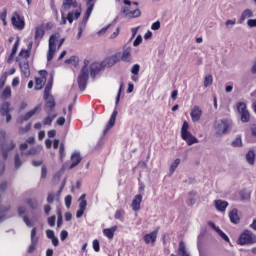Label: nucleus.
<instances>
[{
	"label": "nucleus",
	"mask_w": 256,
	"mask_h": 256,
	"mask_svg": "<svg viewBox=\"0 0 256 256\" xmlns=\"http://www.w3.org/2000/svg\"><path fill=\"white\" fill-rule=\"evenodd\" d=\"M6 137L7 132L5 130H0V153L4 161H7V157H9V151H13V149L17 147L13 140L5 142Z\"/></svg>",
	"instance_id": "obj_1"
},
{
	"label": "nucleus",
	"mask_w": 256,
	"mask_h": 256,
	"mask_svg": "<svg viewBox=\"0 0 256 256\" xmlns=\"http://www.w3.org/2000/svg\"><path fill=\"white\" fill-rule=\"evenodd\" d=\"M89 60H84V65L80 70L77 78V83L80 91H85L87 89V83H89Z\"/></svg>",
	"instance_id": "obj_2"
},
{
	"label": "nucleus",
	"mask_w": 256,
	"mask_h": 256,
	"mask_svg": "<svg viewBox=\"0 0 256 256\" xmlns=\"http://www.w3.org/2000/svg\"><path fill=\"white\" fill-rule=\"evenodd\" d=\"M231 127V122L229 119L224 118L214 123V128L216 130V135H225L227 130Z\"/></svg>",
	"instance_id": "obj_3"
},
{
	"label": "nucleus",
	"mask_w": 256,
	"mask_h": 256,
	"mask_svg": "<svg viewBox=\"0 0 256 256\" xmlns=\"http://www.w3.org/2000/svg\"><path fill=\"white\" fill-rule=\"evenodd\" d=\"M121 61V52L115 53L112 56L106 57L103 61H102V65L104 66V68L106 69V67L111 68V67H115V65H117V63H119Z\"/></svg>",
	"instance_id": "obj_4"
},
{
	"label": "nucleus",
	"mask_w": 256,
	"mask_h": 256,
	"mask_svg": "<svg viewBox=\"0 0 256 256\" xmlns=\"http://www.w3.org/2000/svg\"><path fill=\"white\" fill-rule=\"evenodd\" d=\"M253 243L255 241H253L252 233L249 230H245L237 240L238 245H253Z\"/></svg>",
	"instance_id": "obj_5"
},
{
	"label": "nucleus",
	"mask_w": 256,
	"mask_h": 256,
	"mask_svg": "<svg viewBox=\"0 0 256 256\" xmlns=\"http://www.w3.org/2000/svg\"><path fill=\"white\" fill-rule=\"evenodd\" d=\"M12 25L19 29V31H23L25 29V20L19 13L15 12L11 18Z\"/></svg>",
	"instance_id": "obj_6"
},
{
	"label": "nucleus",
	"mask_w": 256,
	"mask_h": 256,
	"mask_svg": "<svg viewBox=\"0 0 256 256\" xmlns=\"http://www.w3.org/2000/svg\"><path fill=\"white\" fill-rule=\"evenodd\" d=\"M38 111H41V105H37L34 109L27 112L25 115H22L16 119V123L19 125H23L24 121H29L33 115H35Z\"/></svg>",
	"instance_id": "obj_7"
},
{
	"label": "nucleus",
	"mask_w": 256,
	"mask_h": 256,
	"mask_svg": "<svg viewBox=\"0 0 256 256\" xmlns=\"http://www.w3.org/2000/svg\"><path fill=\"white\" fill-rule=\"evenodd\" d=\"M57 39V34H52L49 38V49L47 53V61H53L55 57V41Z\"/></svg>",
	"instance_id": "obj_8"
},
{
	"label": "nucleus",
	"mask_w": 256,
	"mask_h": 256,
	"mask_svg": "<svg viewBox=\"0 0 256 256\" xmlns=\"http://www.w3.org/2000/svg\"><path fill=\"white\" fill-rule=\"evenodd\" d=\"M103 69H105V66H103V62H93L90 65V77L92 79H95L97 75H99V73L103 71Z\"/></svg>",
	"instance_id": "obj_9"
},
{
	"label": "nucleus",
	"mask_w": 256,
	"mask_h": 256,
	"mask_svg": "<svg viewBox=\"0 0 256 256\" xmlns=\"http://www.w3.org/2000/svg\"><path fill=\"white\" fill-rule=\"evenodd\" d=\"M37 236V228H33L31 230V244L28 248V253H34L35 247H37V243H39V238Z\"/></svg>",
	"instance_id": "obj_10"
},
{
	"label": "nucleus",
	"mask_w": 256,
	"mask_h": 256,
	"mask_svg": "<svg viewBox=\"0 0 256 256\" xmlns=\"http://www.w3.org/2000/svg\"><path fill=\"white\" fill-rule=\"evenodd\" d=\"M71 165L69 166V169H75V167H77V165H79V163H81V161H83V157H81V153L80 152H74L71 155Z\"/></svg>",
	"instance_id": "obj_11"
},
{
	"label": "nucleus",
	"mask_w": 256,
	"mask_h": 256,
	"mask_svg": "<svg viewBox=\"0 0 256 256\" xmlns=\"http://www.w3.org/2000/svg\"><path fill=\"white\" fill-rule=\"evenodd\" d=\"M51 89H53V74H51V77L48 80L47 85L45 86L43 96L44 101H48L49 97H52Z\"/></svg>",
	"instance_id": "obj_12"
},
{
	"label": "nucleus",
	"mask_w": 256,
	"mask_h": 256,
	"mask_svg": "<svg viewBox=\"0 0 256 256\" xmlns=\"http://www.w3.org/2000/svg\"><path fill=\"white\" fill-rule=\"evenodd\" d=\"M55 109V98L53 96H49V98L46 100V103L44 105V111L47 112V115L50 113H53V110Z\"/></svg>",
	"instance_id": "obj_13"
},
{
	"label": "nucleus",
	"mask_w": 256,
	"mask_h": 256,
	"mask_svg": "<svg viewBox=\"0 0 256 256\" xmlns=\"http://www.w3.org/2000/svg\"><path fill=\"white\" fill-rule=\"evenodd\" d=\"M117 114H118L117 110H114L110 117L108 124L106 125V128L103 131L104 135H107V132L109 131V129H113V127H115V121L117 120Z\"/></svg>",
	"instance_id": "obj_14"
},
{
	"label": "nucleus",
	"mask_w": 256,
	"mask_h": 256,
	"mask_svg": "<svg viewBox=\"0 0 256 256\" xmlns=\"http://www.w3.org/2000/svg\"><path fill=\"white\" fill-rule=\"evenodd\" d=\"M158 233H159V228H157L156 230L152 231L149 234H146L144 236V241H145L146 245H149V243H155V241H157Z\"/></svg>",
	"instance_id": "obj_15"
},
{
	"label": "nucleus",
	"mask_w": 256,
	"mask_h": 256,
	"mask_svg": "<svg viewBox=\"0 0 256 256\" xmlns=\"http://www.w3.org/2000/svg\"><path fill=\"white\" fill-rule=\"evenodd\" d=\"M229 219L234 225H239V223H241V218H239V210H237V208H234L229 212Z\"/></svg>",
	"instance_id": "obj_16"
},
{
	"label": "nucleus",
	"mask_w": 256,
	"mask_h": 256,
	"mask_svg": "<svg viewBox=\"0 0 256 256\" xmlns=\"http://www.w3.org/2000/svg\"><path fill=\"white\" fill-rule=\"evenodd\" d=\"M120 60L124 61L125 63L131 62V47L124 46L122 54H120Z\"/></svg>",
	"instance_id": "obj_17"
},
{
	"label": "nucleus",
	"mask_w": 256,
	"mask_h": 256,
	"mask_svg": "<svg viewBox=\"0 0 256 256\" xmlns=\"http://www.w3.org/2000/svg\"><path fill=\"white\" fill-rule=\"evenodd\" d=\"M183 141H186L187 145H195V143H199V139L197 137L193 136L191 132H188V134H184V136H181Z\"/></svg>",
	"instance_id": "obj_18"
},
{
	"label": "nucleus",
	"mask_w": 256,
	"mask_h": 256,
	"mask_svg": "<svg viewBox=\"0 0 256 256\" xmlns=\"http://www.w3.org/2000/svg\"><path fill=\"white\" fill-rule=\"evenodd\" d=\"M214 204L217 211H220L221 213H225L227 207H229V202L225 200H215Z\"/></svg>",
	"instance_id": "obj_19"
},
{
	"label": "nucleus",
	"mask_w": 256,
	"mask_h": 256,
	"mask_svg": "<svg viewBox=\"0 0 256 256\" xmlns=\"http://www.w3.org/2000/svg\"><path fill=\"white\" fill-rule=\"evenodd\" d=\"M143 201V196L141 194H138L135 196V198L132 201V211H139L141 209V202Z\"/></svg>",
	"instance_id": "obj_20"
},
{
	"label": "nucleus",
	"mask_w": 256,
	"mask_h": 256,
	"mask_svg": "<svg viewBox=\"0 0 256 256\" xmlns=\"http://www.w3.org/2000/svg\"><path fill=\"white\" fill-rule=\"evenodd\" d=\"M11 111H13V109L11 108V103L10 102L5 101L1 104L0 115L2 117H5V115H7L8 113H11Z\"/></svg>",
	"instance_id": "obj_21"
},
{
	"label": "nucleus",
	"mask_w": 256,
	"mask_h": 256,
	"mask_svg": "<svg viewBox=\"0 0 256 256\" xmlns=\"http://www.w3.org/2000/svg\"><path fill=\"white\" fill-rule=\"evenodd\" d=\"M251 17H254L253 11H251V9H246L242 12V14L238 20V23L240 25H243V23L245 22V19H251Z\"/></svg>",
	"instance_id": "obj_22"
},
{
	"label": "nucleus",
	"mask_w": 256,
	"mask_h": 256,
	"mask_svg": "<svg viewBox=\"0 0 256 256\" xmlns=\"http://www.w3.org/2000/svg\"><path fill=\"white\" fill-rule=\"evenodd\" d=\"M20 71H22L24 77H31V70L29 69V61L19 63Z\"/></svg>",
	"instance_id": "obj_23"
},
{
	"label": "nucleus",
	"mask_w": 256,
	"mask_h": 256,
	"mask_svg": "<svg viewBox=\"0 0 256 256\" xmlns=\"http://www.w3.org/2000/svg\"><path fill=\"white\" fill-rule=\"evenodd\" d=\"M201 109L199 108V106H195L192 111H191V119L194 123H197V121H199V119H201Z\"/></svg>",
	"instance_id": "obj_24"
},
{
	"label": "nucleus",
	"mask_w": 256,
	"mask_h": 256,
	"mask_svg": "<svg viewBox=\"0 0 256 256\" xmlns=\"http://www.w3.org/2000/svg\"><path fill=\"white\" fill-rule=\"evenodd\" d=\"M43 37H45V28L43 27V25L37 26L35 28V35H34L35 41L37 40L41 41Z\"/></svg>",
	"instance_id": "obj_25"
},
{
	"label": "nucleus",
	"mask_w": 256,
	"mask_h": 256,
	"mask_svg": "<svg viewBox=\"0 0 256 256\" xmlns=\"http://www.w3.org/2000/svg\"><path fill=\"white\" fill-rule=\"evenodd\" d=\"M178 255H181V256H191V254H189V252H187V246H185V242L184 241H180L179 242Z\"/></svg>",
	"instance_id": "obj_26"
},
{
	"label": "nucleus",
	"mask_w": 256,
	"mask_h": 256,
	"mask_svg": "<svg viewBox=\"0 0 256 256\" xmlns=\"http://www.w3.org/2000/svg\"><path fill=\"white\" fill-rule=\"evenodd\" d=\"M115 231H117V226H113L112 228H105L103 233L108 239H113L115 236Z\"/></svg>",
	"instance_id": "obj_27"
},
{
	"label": "nucleus",
	"mask_w": 256,
	"mask_h": 256,
	"mask_svg": "<svg viewBox=\"0 0 256 256\" xmlns=\"http://www.w3.org/2000/svg\"><path fill=\"white\" fill-rule=\"evenodd\" d=\"M246 161L249 165H255V151L249 150L246 154Z\"/></svg>",
	"instance_id": "obj_28"
},
{
	"label": "nucleus",
	"mask_w": 256,
	"mask_h": 256,
	"mask_svg": "<svg viewBox=\"0 0 256 256\" xmlns=\"http://www.w3.org/2000/svg\"><path fill=\"white\" fill-rule=\"evenodd\" d=\"M33 49V42H29L28 44V48L25 50V49H22L19 53V56L20 57H23V53H25V59H29V56L31 54V50Z\"/></svg>",
	"instance_id": "obj_29"
},
{
	"label": "nucleus",
	"mask_w": 256,
	"mask_h": 256,
	"mask_svg": "<svg viewBox=\"0 0 256 256\" xmlns=\"http://www.w3.org/2000/svg\"><path fill=\"white\" fill-rule=\"evenodd\" d=\"M65 63L66 65H73L74 67H77V65H79V58L73 55L69 59H66Z\"/></svg>",
	"instance_id": "obj_30"
},
{
	"label": "nucleus",
	"mask_w": 256,
	"mask_h": 256,
	"mask_svg": "<svg viewBox=\"0 0 256 256\" xmlns=\"http://www.w3.org/2000/svg\"><path fill=\"white\" fill-rule=\"evenodd\" d=\"M126 17L128 19H135L137 17H141V10L136 9V10H133V11H129V13H126Z\"/></svg>",
	"instance_id": "obj_31"
},
{
	"label": "nucleus",
	"mask_w": 256,
	"mask_h": 256,
	"mask_svg": "<svg viewBox=\"0 0 256 256\" xmlns=\"http://www.w3.org/2000/svg\"><path fill=\"white\" fill-rule=\"evenodd\" d=\"M181 164V159L177 158L174 160V162H172L171 166H170V175H173V173H175V170L179 167V165Z\"/></svg>",
	"instance_id": "obj_32"
},
{
	"label": "nucleus",
	"mask_w": 256,
	"mask_h": 256,
	"mask_svg": "<svg viewBox=\"0 0 256 256\" xmlns=\"http://www.w3.org/2000/svg\"><path fill=\"white\" fill-rule=\"evenodd\" d=\"M1 98L6 101V99L11 98V86H6L2 92Z\"/></svg>",
	"instance_id": "obj_33"
},
{
	"label": "nucleus",
	"mask_w": 256,
	"mask_h": 256,
	"mask_svg": "<svg viewBox=\"0 0 256 256\" xmlns=\"http://www.w3.org/2000/svg\"><path fill=\"white\" fill-rule=\"evenodd\" d=\"M87 197V194H83L80 198H79V209H82L85 211V209H87V200H85V198Z\"/></svg>",
	"instance_id": "obj_34"
},
{
	"label": "nucleus",
	"mask_w": 256,
	"mask_h": 256,
	"mask_svg": "<svg viewBox=\"0 0 256 256\" xmlns=\"http://www.w3.org/2000/svg\"><path fill=\"white\" fill-rule=\"evenodd\" d=\"M189 133V123L187 121H184L181 128V137H183L184 135H189Z\"/></svg>",
	"instance_id": "obj_35"
},
{
	"label": "nucleus",
	"mask_w": 256,
	"mask_h": 256,
	"mask_svg": "<svg viewBox=\"0 0 256 256\" xmlns=\"http://www.w3.org/2000/svg\"><path fill=\"white\" fill-rule=\"evenodd\" d=\"M232 147H243V140L241 139V135H238L234 141L231 143Z\"/></svg>",
	"instance_id": "obj_36"
},
{
	"label": "nucleus",
	"mask_w": 256,
	"mask_h": 256,
	"mask_svg": "<svg viewBox=\"0 0 256 256\" xmlns=\"http://www.w3.org/2000/svg\"><path fill=\"white\" fill-rule=\"evenodd\" d=\"M45 87L43 78H36L35 91H41Z\"/></svg>",
	"instance_id": "obj_37"
},
{
	"label": "nucleus",
	"mask_w": 256,
	"mask_h": 256,
	"mask_svg": "<svg viewBox=\"0 0 256 256\" xmlns=\"http://www.w3.org/2000/svg\"><path fill=\"white\" fill-rule=\"evenodd\" d=\"M240 114H241L242 123H249V120L251 119V115L249 114V111L246 110V112H242Z\"/></svg>",
	"instance_id": "obj_38"
},
{
	"label": "nucleus",
	"mask_w": 256,
	"mask_h": 256,
	"mask_svg": "<svg viewBox=\"0 0 256 256\" xmlns=\"http://www.w3.org/2000/svg\"><path fill=\"white\" fill-rule=\"evenodd\" d=\"M237 111L238 113H245L247 111V104L245 102H238Z\"/></svg>",
	"instance_id": "obj_39"
},
{
	"label": "nucleus",
	"mask_w": 256,
	"mask_h": 256,
	"mask_svg": "<svg viewBox=\"0 0 256 256\" xmlns=\"http://www.w3.org/2000/svg\"><path fill=\"white\" fill-rule=\"evenodd\" d=\"M14 165H15V169H19L21 165H23V161H21L19 154H15L14 156Z\"/></svg>",
	"instance_id": "obj_40"
},
{
	"label": "nucleus",
	"mask_w": 256,
	"mask_h": 256,
	"mask_svg": "<svg viewBox=\"0 0 256 256\" xmlns=\"http://www.w3.org/2000/svg\"><path fill=\"white\" fill-rule=\"evenodd\" d=\"M240 197L242 201H249V199H251V194H249L247 190H242L240 191Z\"/></svg>",
	"instance_id": "obj_41"
},
{
	"label": "nucleus",
	"mask_w": 256,
	"mask_h": 256,
	"mask_svg": "<svg viewBox=\"0 0 256 256\" xmlns=\"http://www.w3.org/2000/svg\"><path fill=\"white\" fill-rule=\"evenodd\" d=\"M55 117H57V114H54L52 116H48L44 118L43 120V125H51L53 121L55 120Z\"/></svg>",
	"instance_id": "obj_42"
},
{
	"label": "nucleus",
	"mask_w": 256,
	"mask_h": 256,
	"mask_svg": "<svg viewBox=\"0 0 256 256\" xmlns=\"http://www.w3.org/2000/svg\"><path fill=\"white\" fill-rule=\"evenodd\" d=\"M210 85H213V76L208 75L204 78V87H210Z\"/></svg>",
	"instance_id": "obj_43"
},
{
	"label": "nucleus",
	"mask_w": 256,
	"mask_h": 256,
	"mask_svg": "<svg viewBox=\"0 0 256 256\" xmlns=\"http://www.w3.org/2000/svg\"><path fill=\"white\" fill-rule=\"evenodd\" d=\"M74 0H63L62 7L64 11H69L71 9V4L73 3Z\"/></svg>",
	"instance_id": "obj_44"
},
{
	"label": "nucleus",
	"mask_w": 256,
	"mask_h": 256,
	"mask_svg": "<svg viewBox=\"0 0 256 256\" xmlns=\"http://www.w3.org/2000/svg\"><path fill=\"white\" fill-rule=\"evenodd\" d=\"M7 72H4L1 77H0V89H3V87H5V83L7 81Z\"/></svg>",
	"instance_id": "obj_45"
},
{
	"label": "nucleus",
	"mask_w": 256,
	"mask_h": 256,
	"mask_svg": "<svg viewBox=\"0 0 256 256\" xmlns=\"http://www.w3.org/2000/svg\"><path fill=\"white\" fill-rule=\"evenodd\" d=\"M29 131H31V123H28L25 127L19 128V133L21 134L29 133Z\"/></svg>",
	"instance_id": "obj_46"
},
{
	"label": "nucleus",
	"mask_w": 256,
	"mask_h": 256,
	"mask_svg": "<svg viewBox=\"0 0 256 256\" xmlns=\"http://www.w3.org/2000/svg\"><path fill=\"white\" fill-rule=\"evenodd\" d=\"M27 203H28L29 207H31L33 210L37 209V207L39 206L37 201L33 200V199H28Z\"/></svg>",
	"instance_id": "obj_47"
},
{
	"label": "nucleus",
	"mask_w": 256,
	"mask_h": 256,
	"mask_svg": "<svg viewBox=\"0 0 256 256\" xmlns=\"http://www.w3.org/2000/svg\"><path fill=\"white\" fill-rule=\"evenodd\" d=\"M141 70V66L139 64H135L132 68H131V73L132 75H139V71Z\"/></svg>",
	"instance_id": "obj_48"
},
{
	"label": "nucleus",
	"mask_w": 256,
	"mask_h": 256,
	"mask_svg": "<svg viewBox=\"0 0 256 256\" xmlns=\"http://www.w3.org/2000/svg\"><path fill=\"white\" fill-rule=\"evenodd\" d=\"M217 234L221 237V239H223L224 241H226V243H229V236H227V234H225V232H223L221 229L218 230Z\"/></svg>",
	"instance_id": "obj_49"
},
{
	"label": "nucleus",
	"mask_w": 256,
	"mask_h": 256,
	"mask_svg": "<svg viewBox=\"0 0 256 256\" xmlns=\"http://www.w3.org/2000/svg\"><path fill=\"white\" fill-rule=\"evenodd\" d=\"M143 43V37L141 35H138L136 39L133 42L134 47H139V45Z\"/></svg>",
	"instance_id": "obj_50"
},
{
	"label": "nucleus",
	"mask_w": 256,
	"mask_h": 256,
	"mask_svg": "<svg viewBox=\"0 0 256 256\" xmlns=\"http://www.w3.org/2000/svg\"><path fill=\"white\" fill-rule=\"evenodd\" d=\"M17 49H19V37H17V40L13 45V48L11 51L12 55H17Z\"/></svg>",
	"instance_id": "obj_51"
},
{
	"label": "nucleus",
	"mask_w": 256,
	"mask_h": 256,
	"mask_svg": "<svg viewBox=\"0 0 256 256\" xmlns=\"http://www.w3.org/2000/svg\"><path fill=\"white\" fill-rule=\"evenodd\" d=\"M152 31H159L161 29V22L156 21L151 25Z\"/></svg>",
	"instance_id": "obj_52"
},
{
	"label": "nucleus",
	"mask_w": 256,
	"mask_h": 256,
	"mask_svg": "<svg viewBox=\"0 0 256 256\" xmlns=\"http://www.w3.org/2000/svg\"><path fill=\"white\" fill-rule=\"evenodd\" d=\"M121 91H123V83L120 84V88L116 96V102H115L116 105H119V101H121Z\"/></svg>",
	"instance_id": "obj_53"
},
{
	"label": "nucleus",
	"mask_w": 256,
	"mask_h": 256,
	"mask_svg": "<svg viewBox=\"0 0 256 256\" xmlns=\"http://www.w3.org/2000/svg\"><path fill=\"white\" fill-rule=\"evenodd\" d=\"M93 249L96 251V253H99L101 251V246L99 245V240H93Z\"/></svg>",
	"instance_id": "obj_54"
},
{
	"label": "nucleus",
	"mask_w": 256,
	"mask_h": 256,
	"mask_svg": "<svg viewBox=\"0 0 256 256\" xmlns=\"http://www.w3.org/2000/svg\"><path fill=\"white\" fill-rule=\"evenodd\" d=\"M55 221H57V217L55 215L48 217V225H50V227H55Z\"/></svg>",
	"instance_id": "obj_55"
},
{
	"label": "nucleus",
	"mask_w": 256,
	"mask_h": 256,
	"mask_svg": "<svg viewBox=\"0 0 256 256\" xmlns=\"http://www.w3.org/2000/svg\"><path fill=\"white\" fill-rule=\"evenodd\" d=\"M90 17L91 16L84 14V17H83L81 23H79V25H82V27H87V22L89 21Z\"/></svg>",
	"instance_id": "obj_56"
},
{
	"label": "nucleus",
	"mask_w": 256,
	"mask_h": 256,
	"mask_svg": "<svg viewBox=\"0 0 256 256\" xmlns=\"http://www.w3.org/2000/svg\"><path fill=\"white\" fill-rule=\"evenodd\" d=\"M72 199H73V197H71V195H68L65 197V205H66L67 209L71 208Z\"/></svg>",
	"instance_id": "obj_57"
},
{
	"label": "nucleus",
	"mask_w": 256,
	"mask_h": 256,
	"mask_svg": "<svg viewBox=\"0 0 256 256\" xmlns=\"http://www.w3.org/2000/svg\"><path fill=\"white\" fill-rule=\"evenodd\" d=\"M86 28V26H82L81 24L78 25V34L77 39H81L83 35V30Z\"/></svg>",
	"instance_id": "obj_58"
},
{
	"label": "nucleus",
	"mask_w": 256,
	"mask_h": 256,
	"mask_svg": "<svg viewBox=\"0 0 256 256\" xmlns=\"http://www.w3.org/2000/svg\"><path fill=\"white\" fill-rule=\"evenodd\" d=\"M41 179H47V166L45 165L41 168Z\"/></svg>",
	"instance_id": "obj_59"
},
{
	"label": "nucleus",
	"mask_w": 256,
	"mask_h": 256,
	"mask_svg": "<svg viewBox=\"0 0 256 256\" xmlns=\"http://www.w3.org/2000/svg\"><path fill=\"white\" fill-rule=\"evenodd\" d=\"M67 237H69V232H67V230H62L60 233L61 241H65V239H67Z\"/></svg>",
	"instance_id": "obj_60"
},
{
	"label": "nucleus",
	"mask_w": 256,
	"mask_h": 256,
	"mask_svg": "<svg viewBox=\"0 0 256 256\" xmlns=\"http://www.w3.org/2000/svg\"><path fill=\"white\" fill-rule=\"evenodd\" d=\"M8 211H11V206L0 207V216L5 215V213H8Z\"/></svg>",
	"instance_id": "obj_61"
},
{
	"label": "nucleus",
	"mask_w": 256,
	"mask_h": 256,
	"mask_svg": "<svg viewBox=\"0 0 256 256\" xmlns=\"http://www.w3.org/2000/svg\"><path fill=\"white\" fill-rule=\"evenodd\" d=\"M66 19H67V21H68L70 24L73 23V20L75 19L74 13H73V12H69V13L67 14V16H66Z\"/></svg>",
	"instance_id": "obj_62"
},
{
	"label": "nucleus",
	"mask_w": 256,
	"mask_h": 256,
	"mask_svg": "<svg viewBox=\"0 0 256 256\" xmlns=\"http://www.w3.org/2000/svg\"><path fill=\"white\" fill-rule=\"evenodd\" d=\"M46 237L48 239H53L55 237V232L53 230H46Z\"/></svg>",
	"instance_id": "obj_63"
},
{
	"label": "nucleus",
	"mask_w": 256,
	"mask_h": 256,
	"mask_svg": "<svg viewBox=\"0 0 256 256\" xmlns=\"http://www.w3.org/2000/svg\"><path fill=\"white\" fill-rule=\"evenodd\" d=\"M247 25H248V27H250V28L256 27V19H249V20L247 21Z\"/></svg>",
	"instance_id": "obj_64"
}]
</instances>
